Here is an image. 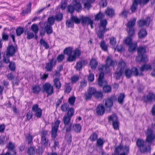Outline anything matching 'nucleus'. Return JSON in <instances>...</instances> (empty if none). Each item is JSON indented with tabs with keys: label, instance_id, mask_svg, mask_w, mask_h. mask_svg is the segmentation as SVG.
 I'll return each instance as SVG.
<instances>
[{
	"label": "nucleus",
	"instance_id": "obj_38",
	"mask_svg": "<svg viewBox=\"0 0 155 155\" xmlns=\"http://www.w3.org/2000/svg\"><path fill=\"white\" fill-rule=\"evenodd\" d=\"M129 51L130 52H132L137 47V44L136 43L130 44L129 45Z\"/></svg>",
	"mask_w": 155,
	"mask_h": 155
},
{
	"label": "nucleus",
	"instance_id": "obj_60",
	"mask_svg": "<svg viewBox=\"0 0 155 155\" xmlns=\"http://www.w3.org/2000/svg\"><path fill=\"white\" fill-rule=\"evenodd\" d=\"M85 0L86 1H87V2H86L84 3V7L85 8L88 9L91 7L90 3L91 2H90V1H89V0Z\"/></svg>",
	"mask_w": 155,
	"mask_h": 155
},
{
	"label": "nucleus",
	"instance_id": "obj_3",
	"mask_svg": "<svg viewBox=\"0 0 155 155\" xmlns=\"http://www.w3.org/2000/svg\"><path fill=\"white\" fill-rule=\"evenodd\" d=\"M107 24V21L106 19L101 20L99 25V29L97 33L98 37L100 39H103L104 37V33L108 29L106 28V25Z\"/></svg>",
	"mask_w": 155,
	"mask_h": 155
},
{
	"label": "nucleus",
	"instance_id": "obj_4",
	"mask_svg": "<svg viewBox=\"0 0 155 155\" xmlns=\"http://www.w3.org/2000/svg\"><path fill=\"white\" fill-rule=\"evenodd\" d=\"M126 66V63L124 61L120 60L119 61L116 72L114 75V77L116 79H117L120 78Z\"/></svg>",
	"mask_w": 155,
	"mask_h": 155
},
{
	"label": "nucleus",
	"instance_id": "obj_50",
	"mask_svg": "<svg viewBox=\"0 0 155 155\" xmlns=\"http://www.w3.org/2000/svg\"><path fill=\"white\" fill-rule=\"evenodd\" d=\"M74 113V109L73 108H71L68 111L67 115L71 118V117L73 115Z\"/></svg>",
	"mask_w": 155,
	"mask_h": 155
},
{
	"label": "nucleus",
	"instance_id": "obj_47",
	"mask_svg": "<svg viewBox=\"0 0 155 155\" xmlns=\"http://www.w3.org/2000/svg\"><path fill=\"white\" fill-rule=\"evenodd\" d=\"M100 46L102 49L104 51H106L107 50V46L106 45L104 41H102L100 43Z\"/></svg>",
	"mask_w": 155,
	"mask_h": 155
},
{
	"label": "nucleus",
	"instance_id": "obj_55",
	"mask_svg": "<svg viewBox=\"0 0 155 155\" xmlns=\"http://www.w3.org/2000/svg\"><path fill=\"white\" fill-rule=\"evenodd\" d=\"M103 91L105 92H108L111 90V87L108 86H104L103 88Z\"/></svg>",
	"mask_w": 155,
	"mask_h": 155
},
{
	"label": "nucleus",
	"instance_id": "obj_17",
	"mask_svg": "<svg viewBox=\"0 0 155 155\" xmlns=\"http://www.w3.org/2000/svg\"><path fill=\"white\" fill-rule=\"evenodd\" d=\"M81 22L83 25L87 24L92 23V20L89 17L87 16H81Z\"/></svg>",
	"mask_w": 155,
	"mask_h": 155
},
{
	"label": "nucleus",
	"instance_id": "obj_63",
	"mask_svg": "<svg viewBox=\"0 0 155 155\" xmlns=\"http://www.w3.org/2000/svg\"><path fill=\"white\" fill-rule=\"evenodd\" d=\"M92 97V95L90 94L87 91L85 93L84 97L86 100H88L90 99Z\"/></svg>",
	"mask_w": 155,
	"mask_h": 155
},
{
	"label": "nucleus",
	"instance_id": "obj_44",
	"mask_svg": "<svg viewBox=\"0 0 155 155\" xmlns=\"http://www.w3.org/2000/svg\"><path fill=\"white\" fill-rule=\"evenodd\" d=\"M124 97V94L122 93L120 94L118 99V101L120 104H122L123 103Z\"/></svg>",
	"mask_w": 155,
	"mask_h": 155
},
{
	"label": "nucleus",
	"instance_id": "obj_35",
	"mask_svg": "<svg viewBox=\"0 0 155 155\" xmlns=\"http://www.w3.org/2000/svg\"><path fill=\"white\" fill-rule=\"evenodd\" d=\"M71 117L68 115H65L63 118L64 123L65 125L68 124L70 122Z\"/></svg>",
	"mask_w": 155,
	"mask_h": 155
},
{
	"label": "nucleus",
	"instance_id": "obj_11",
	"mask_svg": "<svg viewBox=\"0 0 155 155\" xmlns=\"http://www.w3.org/2000/svg\"><path fill=\"white\" fill-rule=\"evenodd\" d=\"M146 142L140 139H138L136 142L137 145L139 147L141 150L142 152H146L147 151V148L146 146Z\"/></svg>",
	"mask_w": 155,
	"mask_h": 155
},
{
	"label": "nucleus",
	"instance_id": "obj_14",
	"mask_svg": "<svg viewBox=\"0 0 155 155\" xmlns=\"http://www.w3.org/2000/svg\"><path fill=\"white\" fill-rule=\"evenodd\" d=\"M61 121L57 120L52 125V136H56V133Z\"/></svg>",
	"mask_w": 155,
	"mask_h": 155
},
{
	"label": "nucleus",
	"instance_id": "obj_15",
	"mask_svg": "<svg viewBox=\"0 0 155 155\" xmlns=\"http://www.w3.org/2000/svg\"><path fill=\"white\" fill-rule=\"evenodd\" d=\"M72 4L74 10L77 12H79L81 10L82 6L80 3L79 0H73Z\"/></svg>",
	"mask_w": 155,
	"mask_h": 155
},
{
	"label": "nucleus",
	"instance_id": "obj_48",
	"mask_svg": "<svg viewBox=\"0 0 155 155\" xmlns=\"http://www.w3.org/2000/svg\"><path fill=\"white\" fill-rule=\"evenodd\" d=\"M31 4L29 3L27 5L26 10L25 11H23L22 12L23 14H28L30 13L31 7Z\"/></svg>",
	"mask_w": 155,
	"mask_h": 155
},
{
	"label": "nucleus",
	"instance_id": "obj_23",
	"mask_svg": "<svg viewBox=\"0 0 155 155\" xmlns=\"http://www.w3.org/2000/svg\"><path fill=\"white\" fill-rule=\"evenodd\" d=\"M138 35L139 38L142 39L144 38L147 36V32L145 29H142L139 31Z\"/></svg>",
	"mask_w": 155,
	"mask_h": 155
},
{
	"label": "nucleus",
	"instance_id": "obj_64",
	"mask_svg": "<svg viewBox=\"0 0 155 155\" xmlns=\"http://www.w3.org/2000/svg\"><path fill=\"white\" fill-rule=\"evenodd\" d=\"M78 75L74 76L71 78V81L73 83H75L78 80Z\"/></svg>",
	"mask_w": 155,
	"mask_h": 155
},
{
	"label": "nucleus",
	"instance_id": "obj_7",
	"mask_svg": "<svg viewBox=\"0 0 155 155\" xmlns=\"http://www.w3.org/2000/svg\"><path fill=\"white\" fill-rule=\"evenodd\" d=\"M43 91L46 92L48 95H51L53 93V87L49 83H46L42 86Z\"/></svg>",
	"mask_w": 155,
	"mask_h": 155
},
{
	"label": "nucleus",
	"instance_id": "obj_42",
	"mask_svg": "<svg viewBox=\"0 0 155 155\" xmlns=\"http://www.w3.org/2000/svg\"><path fill=\"white\" fill-rule=\"evenodd\" d=\"M124 42L127 45H129L132 43V39L130 37L128 36L125 39Z\"/></svg>",
	"mask_w": 155,
	"mask_h": 155
},
{
	"label": "nucleus",
	"instance_id": "obj_49",
	"mask_svg": "<svg viewBox=\"0 0 155 155\" xmlns=\"http://www.w3.org/2000/svg\"><path fill=\"white\" fill-rule=\"evenodd\" d=\"M110 39V45L113 46H114L116 44V40L115 38L114 37H111Z\"/></svg>",
	"mask_w": 155,
	"mask_h": 155
},
{
	"label": "nucleus",
	"instance_id": "obj_46",
	"mask_svg": "<svg viewBox=\"0 0 155 155\" xmlns=\"http://www.w3.org/2000/svg\"><path fill=\"white\" fill-rule=\"evenodd\" d=\"M87 91L92 96L95 95L96 90L94 88L90 87L88 89Z\"/></svg>",
	"mask_w": 155,
	"mask_h": 155
},
{
	"label": "nucleus",
	"instance_id": "obj_21",
	"mask_svg": "<svg viewBox=\"0 0 155 155\" xmlns=\"http://www.w3.org/2000/svg\"><path fill=\"white\" fill-rule=\"evenodd\" d=\"M141 2V0H134L133 3L131 6L130 9L133 12H134L137 8V5L140 4Z\"/></svg>",
	"mask_w": 155,
	"mask_h": 155
},
{
	"label": "nucleus",
	"instance_id": "obj_2",
	"mask_svg": "<svg viewBox=\"0 0 155 155\" xmlns=\"http://www.w3.org/2000/svg\"><path fill=\"white\" fill-rule=\"evenodd\" d=\"M73 47H69L65 48L64 51V54L68 56L67 58L68 61L71 62L75 61L76 58L81 55V51L79 49L76 48L73 51Z\"/></svg>",
	"mask_w": 155,
	"mask_h": 155
},
{
	"label": "nucleus",
	"instance_id": "obj_41",
	"mask_svg": "<svg viewBox=\"0 0 155 155\" xmlns=\"http://www.w3.org/2000/svg\"><path fill=\"white\" fill-rule=\"evenodd\" d=\"M104 14L101 12H100L96 15L95 19L96 20L102 19L104 18Z\"/></svg>",
	"mask_w": 155,
	"mask_h": 155
},
{
	"label": "nucleus",
	"instance_id": "obj_51",
	"mask_svg": "<svg viewBox=\"0 0 155 155\" xmlns=\"http://www.w3.org/2000/svg\"><path fill=\"white\" fill-rule=\"evenodd\" d=\"M54 19L53 17H50L48 19V24L50 25H53L54 23Z\"/></svg>",
	"mask_w": 155,
	"mask_h": 155
},
{
	"label": "nucleus",
	"instance_id": "obj_39",
	"mask_svg": "<svg viewBox=\"0 0 155 155\" xmlns=\"http://www.w3.org/2000/svg\"><path fill=\"white\" fill-rule=\"evenodd\" d=\"M31 29L35 34L37 33L38 31V27L36 24L32 25L31 27Z\"/></svg>",
	"mask_w": 155,
	"mask_h": 155
},
{
	"label": "nucleus",
	"instance_id": "obj_33",
	"mask_svg": "<svg viewBox=\"0 0 155 155\" xmlns=\"http://www.w3.org/2000/svg\"><path fill=\"white\" fill-rule=\"evenodd\" d=\"M33 92L36 94H38L41 90V88L38 85H35L32 87Z\"/></svg>",
	"mask_w": 155,
	"mask_h": 155
},
{
	"label": "nucleus",
	"instance_id": "obj_36",
	"mask_svg": "<svg viewBox=\"0 0 155 155\" xmlns=\"http://www.w3.org/2000/svg\"><path fill=\"white\" fill-rule=\"evenodd\" d=\"M12 79V83L13 85H18L19 81L17 78H14L13 75L10 74V79Z\"/></svg>",
	"mask_w": 155,
	"mask_h": 155
},
{
	"label": "nucleus",
	"instance_id": "obj_26",
	"mask_svg": "<svg viewBox=\"0 0 155 155\" xmlns=\"http://www.w3.org/2000/svg\"><path fill=\"white\" fill-rule=\"evenodd\" d=\"M53 82L54 86L57 89H59L61 88V84L58 78H55L53 81Z\"/></svg>",
	"mask_w": 155,
	"mask_h": 155
},
{
	"label": "nucleus",
	"instance_id": "obj_52",
	"mask_svg": "<svg viewBox=\"0 0 155 155\" xmlns=\"http://www.w3.org/2000/svg\"><path fill=\"white\" fill-rule=\"evenodd\" d=\"M64 58V56L63 54H61L59 55L57 57V60L58 62H61Z\"/></svg>",
	"mask_w": 155,
	"mask_h": 155
},
{
	"label": "nucleus",
	"instance_id": "obj_12",
	"mask_svg": "<svg viewBox=\"0 0 155 155\" xmlns=\"http://www.w3.org/2000/svg\"><path fill=\"white\" fill-rule=\"evenodd\" d=\"M150 21V18L147 17L144 20H140L138 22V25L139 27H142L143 26L148 27L149 26Z\"/></svg>",
	"mask_w": 155,
	"mask_h": 155
},
{
	"label": "nucleus",
	"instance_id": "obj_37",
	"mask_svg": "<svg viewBox=\"0 0 155 155\" xmlns=\"http://www.w3.org/2000/svg\"><path fill=\"white\" fill-rule=\"evenodd\" d=\"M71 89V87L70 86L69 84L66 83L65 84V92L68 94L69 93Z\"/></svg>",
	"mask_w": 155,
	"mask_h": 155
},
{
	"label": "nucleus",
	"instance_id": "obj_53",
	"mask_svg": "<svg viewBox=\"0 0 155 155\" xmlns=\"http://www.w3.org/2000/svg\"><path fill=\"white\" fill-rule=\"evenodd\" d=\"M99 4L101 6H102L103 7H105L107 4V0H101Z\"/></svg>",
	"mask_w": 155,
	"mask_h": 155
},
{
	"label": "nucleus",
	"instance_id": "obj_8",
	"mask_svg": "<svg viewBox=\"0 0 155 155\" xmlns=\"http://www.w3.org/2000/svg\"><path fill=\"white\" fill-rule=\"evenodd\" d=\"M109 121L112 122L113 127L114 129H118V121L117 117L114 114H113L108 117Z\"/></svg>",
	"mask_w": 155,
	"mask_h": 155
},
{
	"label": "nucleus",
	"instance_id": "obj_32",
	"mask_svg": "<svg viewBox=\"0 0 155 155\" xmlns=\"http://www.w3.org/2000/svg\"><path fill=\"white\" fill-rule=\"evenodd\" d=\"M138 54L145 55L144 54L146 52V50L145 47H139L137 50Z\"/></svg>",
	"mask_w": 155,
	"mask_h": 155
},
{
	"label": "nucleus",
	"instance_id": "obj_5",
	"mask_svg": "<svg viewBox=\"0 0 155 155\" xmlns=\"http://www.w3.org/2000/svg\"><path fill=\"white\" fill-rule=\"evenodd\" d=\"M136 19L133 18L128 22L127 24V31L129 37H132L135 34V30L133 26L135 24Z\"/></svg>",
	"mask_w": 155,
	"mask_h": 155
},
{
	"label": "nucleus",
	"instance_id": "obj_9",
	"mask_svg": "<svg viewBox=\"0 0 155 155\" xmlns=\"http://www.w3.org/2000/svg\"><path fill=\"white\" fill-rule=\"evenodd\" d=\"M56 63V61L54 58L49 60V62L46 63L45 68L46 71H52L53 68L54 66Z\"/></svg>",
	"mask_w": 155,
	"mask_h": 155
},
{
	"label": "nucleus",
	"instance_id": "obj_31",
	"mask_svg": "<svg viewBox=\"0 0 155 155\" xmlns=\"http://www.w3.org/2000/svg\"><path fill=\"white\" fill-rule=\"evenodd\" d=\"M73 128L76 132L79 133L81 130V127L80 124H76L73 125Z\"/></svg>",
	"mask_w": 155,
	"mask_h": 155
},
{
	"label": "nucleus",
	"instance_id": "obj_25",
	"mask_svg": "<svg viewBox=\"0 0 155 155\" xmlns=\"http://www.w3.org/2000/svg\"><path fill=\"white\" fill-rule=\"evenodd\" d=\"M105 14L109 16H112L114 13V10L110 8H107L105 12Z\"/></svg>",
	"mask_w": 155,
	"mask_h": 155
},
{
	"label": "nucleus",
	"instance_id": "obj_29",
	"mask_svg": "<svg viewBox=\"0 0 155 155\" xmlns=\"http://www.w3.org/2000/svg\"><path fill=\"white\" fill-rule=\"evenodd\" d=\"M15 148L14 143L10 142V155H16V152Z\"/></svg>",
	"mask_w": 155,
	"mask_h": 155
},
{
	"label": "nucleus",
	"instance_id": "obj_1",
	"mask_svg": "<svg viewBox=\"0 0 155 155\" xmlns=\"http://www.w3.org/2000/svg\"><path fill=\"white\" fill-rule=\"evenodd\" d=\"M115 63V61H114L110 57H108L106 60V65H102L99 67V70L100 73L98 78V82L100 86H102L107 83L106 81H103L104 74L107 73L109 71V67L107 66H114Z\"/></svg>",
	"mask_w": 155,
	"mask_h": 155
},
{
	"label": "nucleus",
	"instance_id": "obj_59",
	"mask_svg": "<svg viewBox=\"0 0 155 155\" xmlns=\"http://www.w3.org/2000/svg\"><path fill=\"white\" fill-rule=\"evenodd\" d=\"M62 14L60 13L58 14L55 16V19L58 21H61L62 18Z\"/></svg>",
	"mask_w": 155,
	"mask_h": 155
},
{
	"label": "nucleus",
	"instance_id": "obj_22",
	"mask_svg": "<svg viewBox=\"0 0 155 155\" xmlns=\"http://www.w3.org/2000/svg\"><path fill=\"white\" fill-rule=\"evenodd\" d=\"M105 108L102 105H99L97 107L96 109V112L98 115H102L104 113Z\"/></svg>",
	"mask_w": 155,
	"mask_h": 155
},
{
	"label": "nucleus",
	"instance_id": "obj_45",
	"mask_svg": "<svg viewBox=\"0 0 155 155\" xmlns=\"http://www.w3.org/2000/svg\"><path fill=\"white\" fill-rule=\"evenodd\" d=\"M40 43L41 45H43L45 49H47L49 48L48 44L42 39L40 40Z\"/></svg>",
	"mask_w": 155,
	"mask_h": 155
},
{
	"label": "nucleus",
	"instance_id": "obj_18",
	"mask_svg": "<svg viewBox=\"0 0 155 155\" xmlns=\"http://www.w3.org/2000/svg\"><path fill=\"white\" fill-rule=\"evenodd\" d=\"M103 103L106 108H109L113 105V99L112 98H108L104 100Z\"/></svg>",
	"mask_w": 155,
	"mask_h": 155
},
{
	"label": "nucleus",
	"instance_id": "obj_56",
	"mask_svg": "<svg viewBox=\"0 0 155 155\" xmlns=\"http://www.w3.org/2000/svg\"><path fill=\"white\" fill-rule=\"evenodd\" d=\"M67 9L68 12L71 14L73 12L74 10L73 5H72L71 4L68 6Z\"/></svg>",
	"mask_w": 155,
	"mask_h": 155
},
{
	"label": "nucleus",
	"instance_id": "obj_13",
	"mask_svg": "<svg viewBox=\"0 0 155 155\" xmlns=\"http://www.w3.org/2000/svg\"><path fill=\"white\" fill-rule=\"evenodd\" d=\"M3 61L6 63H8L10 62V45H9L7 48L6 51L3 53Z\"/></svg>",
	"mask_w": 155,
	"mask_h": 155
},
{
	"label": "nucleus",
	"instance_id": "obj_28",
	"mask_svg": "<svg viewBox=\"0 0 155 155\" xmlns=\"http://www.w3.org/2000/svg\"><path fill=\"white\" fill-rule=\"evenodd\" d=\"M45 30L48 34H50L52 32V29L51 25H50L48 23H46L45 26Z\"/></svg>",
	"mask_w": 155,
	"mask_h": 155
},
{
	"label": "nucleus",
	"instance_id": "obj_16",
	"mask_svg": "<svg viewBox=\"0 0 155 155\" xmlns=\"http://www.w3.org/2000/svg\"><path fill=\"white\" fill-rule=\"evenodd\" d=\"M87 64V61L82 60L77 62L75 68L77 70L80 71L82 69V67L86 65Z\"/></svg>",
	"mask_w": 155,
	"mask_h": 155
},
{
	"label": "nucleus",
	"instance_id": "obj_30",
	"mask_svg": "<svg viewBox=\"0 0 155 155\" xmlns=\"http://www.w3.org/2000/svg\"><path fill=\"white\" fill-rule=\"evenodd\" d=\"M133 68H132V70L128 69L126 70L125 71V74L126 77L128 78H129L131 77L132 74H134L135 76H136L134 73V71L133 70Z\"/></svg>",
	"mask_w": 155,
	"mask_h": 155
},
{
	"label": "nucleus",
	"instance_id": "obj_61",
	"mask_svg": "<svg viewBox=\"0 0 155 155\" xmlns=\"http://www.w3.org/2000/svg\"><path fill=\"white\" fill-rule=\"evenodd\" d=\"M66 25L68 28L72 27L74 26V23L71 21L68 20L66 21Z\"/></svg>",
	"mask_w": 155,
	"mask_h": 155
},
{
	"label": "nucleus",
	"instance_id": "obj_40",
	"mask_svg": "<svg viewBox=\"0 0 155 155\" xmlns=\"http://www.w3.org/2000/svg\"><path fill=\"white\" fill-rule=\"evenodd\" d=\"M24 30L22 27H19L16 30V33L17 35L18 36H20L24 32Z\"/></svg>",
	"mask_w": 155,
	"mask_h": 155
},
{
	"label": "nucleus",
	"instance_id": "obj_57",
	"mask_svg": "<svg viewBox=\"0 0 155 155\" xmlns=\"http://www.w3.org/2000/svg\"><path fill=\"white\" fill-rule=\"evenodd\" d=\"M35 149L33 147H30L28 150V153L30 155L33 154L35 153Z\"/></svg>",
	"mask_w": 155,
	"mask_h": 155
},
{
	"label": "nucleus",
	"instance_id": "obj_19",
	"mask_svg": "<svg viewBox=\"0 0 155 155\" xmlns=\"http://www.w3.org/2000/svg\"><path fill=\"white\" fill-rule=\"evenodd\" d=\"M144 101L147 102L149 101H151L155 99V95L152 93H149L146 97L145 96L143 97Z\"/></svg>",
	"mask_w": 155,
	"mask_h": 155
},
{
	"label": "nucleus",
	"instance_id": "obj_62",
	"mask_svg": "<svg viewBox=\"0 0 155 155\" xmlns=\"http://www.w3.org/2000/svg\"><path fill=\"white\" fill-rule=\"evenodd\" d=\"M8 35L3 33L2 35V39L4 41H7L8 40Z\"/></svg>",
	"mask_w": 155,
	"mask_h": 155
},
{
	"label": "nucleus",
	"instance_id": "obj_34",
	"mask_svg": "<svg viewBox=\"0 0 155 155\" xmlns=\"http://www.w3.org/2000/svg\"><path fill=\"white\" fill-rule=\"evenodd\" d=\"M41 144L44 146H47L48 143V140L46 136H42L41 138Z\"/></svg>",
	"mask_w": 155,
	"mask_h": 155
},
{
	"label": "nucleus",
	"instance_id": "obj_27",
	"mask_svg": "<svg viewBox=\"0 0 155 155\" xmlns=\"http://www.w3.org/2000/svg\"><path fill=\"white\" fill-rule=\"evenodd\" d=\"M98 64V63L96 60L94 59H92L90 63L91 68L92 69H95Z\"/></svg>",
	"mask_w": 155,
	"mask_h": 155
},
{
	"label": "nucleus",
	"instance_id": "obj_24",
	"mask_svg": "<svg viewBox=\"0 0 155 155\" xmlns=\"http://www.w3.org/2000/svg\"><path fill=\"white\" fill-rule=\"evenodd\" d=\"M71 21L77 24L80 23L81 22V16L80 18H78L76 16H74L72 14L71 17Z\"/></svg>",
	"mask_w": 155,
	"mask_h": 155
},
{
	"label": "nucleus",
	"instance_id": "obj_54",
	"mask_svg": "<svg viewBox=\"0 0 155 155\" xmlns=\"http://www.w3.org/2000/svg\"><path fill=\"white\" fill-rule=\"evenodd\" d=\"M15 51V47L13 46L10 45V56H12L14 54Z\"/></svg>",
	"mask_w": 155,
	"mask_h": 155
},
{
	"label": "nucleus",
	"instance_id": "obj_6",
	"mask_svg": "<svg viewBox=\"0 0 155 155\" xmlns=\"http://www.w3.org/2000/svg\"><path fill=\"white\" fill-rule=\"evenodd\" d=\"M151 69V66L149 64H145L142 66L140 69V71H138L137 69L136 68H133L134 73L136 76L138 75H141L142 74V72L145 71H147Z\"/></svg>",
	"mask_w": 155,
	"mask_h": 155
},
{
	"label": "nucleus",
	"instance_id": "obj_43",
	"mask_svg": "<svg viewBox=\"0 0 155 155\" xmlns=\"http://www.w3.org/2000/svg\"><path fill=\"white\" fill-rule=\"evenodd\" d=\"M69 105L67 103H64L61 105V108L63 111H66L69 108Z\"/></svg>",
	"mask_w": 155,
	"mask_h": 155
},
{
	"label": "nucleus",
	"instance_id": "obj_58",
	"mask_svg": "<svg viewBox=\"0 0 155 155\" xmlns=\"http://www.w3.org/2000/svg\"><path fill=\"white\" fill-rule=\"evenodd\" d=\"M15 63L13 62H10V71H14L15 69Z\"/></svg>",
	"mask_w": 155,
	"mask_h": 155
},
{
	"label": "nucleus",
	"instance_id": "obj_10",
	"mask_svg": "<svg viewBox=\"0 0 155 155\" xmlns=\"http://www.w3.org/2000/svg\"><path fill=\"white\" fill-rule=\"evenodd\" d=\"M32 111L35 113V114L36 117L38 118H40L42 115V110L39 107L38 105L37 104L33 105L32 107Z\"/></svg>",
	"mask_w": 155,
	"mask_h": 155
},
{
	"label": "nucleus",
	"instance_id": "obj_20",
	"mask_svg": "<svg viewBox=\"0 0 155 155\" xmlns=\"http://www.w3.org/2000/svg\"><path fill=\"white\" fill-rule=\"evenodd\" d=\"M136 60L139 62H146L148 61L147 57L146 55H142L138 54V56L136 57Z\"/></svg>",
	"mask_w": 155,
	"mask_h": 155
}]
</instances>
